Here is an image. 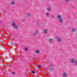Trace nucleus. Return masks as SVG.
Listing matches in <instances>:
<instances>
[{
  "instance_id": "f257e3e1",
  "label": "nucleus",
  "mask_w": 77,
  "mask_h": 77,
  "mask_svg": "<svg viewBox=\"0 0 77 77\" xmlns=\"http://www.w3.org/2000/svg\"><path fill=\"white\" fill-rule=\"evenodd\" d=\"M57 17V18H59L60 23H62V22H63V20L62 19V18H61V16H60V15H58Z\"/></svg>"
},
{
  "instance_id": "f03ea898",
  "label": "nucleus",
  "mask_w": 77,
  "mask_h": 77,
  "mask_svg": "<svg viewBox=\"0 0 77 77\" xmlns=\"http://www.w3.org/2000/svg\"><path fill=\"white\" fill-rule=\"evenodd\" d=\"M10 51L11 53H15V51L14 50V48L11 49L10 50Z\"/></svg>"
},
{
  "instance_id": "7ed1b4c3",
  "label": "nucleus",
  "mask_w": 77,
  "mask_h": 77,
  "mask_svg": "<svg viewBox=\"0 0 77 77\" xmlns=\"http://www.w3.org/2000/svg\"><path fill=\"white\" fill-rule=\"evenodd\" d=\"M8 61L11 62V61H12V60H13V58H12V57H11V58H9L8 60Z\"/></svg>"
},
{
  "instance_id": "20e7f679",
  "label": "nucleus",
  "mask_w": 77,
  "mask_h": 77,
  "mask_svg": "<svg viewBox=\"0 0 77 77\" xmlns=\"http://www.w3.org/2000/svg\"><path fill=\"white\" fill-rule=\"evenodd\" d=\"M53 41V39L52 38H49L48 39V41L50 42H51L52 41Z\"/></svg>"
},
{
  "instance_id": "39448f33",
  "label": "nucleus",
  "mask_w": 77,
  "mask_h": 77,
  "mask_svg": "<svg viewBox=\"0 0 77 77\" xmlns=\"http://www.w3.org/2000/svg\"><path fill=\"white\" fill-rule=\"evenodd\" d=\"M70 61L71 63H74V62H75V60H74V59H71L70 60Z\"/></svg>"
},
{
  "instance_id": "423d86ee",
  "label": "nucleus",
  "mask_w": 77,
  "mask_h": 77,
  "mask_svg": "<svg viewBox=\"0 0 77 77\" xmlns=\"http://www.w3.org/2000/svg\"><path fill=\"white\" fill-rule=\"evenodd\" d=\"M38 34V31H35L33 32V35H37Z\"/></svg>"
},
{
  "instance_id": "0eeeda50",
  "label": "nucleus",
  "mask_w": 77,
  "mask_h": 77,
  "mask_svg": "<svg viewBox=\"0 0 77 77\" xmlns=\"http://www.w3.org/2000/svg\"><path fill=\"white\" fill-rule=\"evenodd\" d=\"M12 26H15L16 25H15V23L14 22H13L12 23Z\"/></svg>"
},
{
  "instance_id": "6e6552de",
  "label": "nucleus",
  "mask_w": 77,
  "mask_h": 77,
  "mask_svg": "<svg viewBox=\"0 0 77 77\" xmlns=\"http://www.w3.org/2000/svg\"><path fill=\"white\" fill-rule=\"evenodd\" d=\"M44 32L45 33H47V29H45L44 30Z\"/></svg>"
},
{
  "instance_id": "1a4fd4ad",
  "label": "nucleus",
  "mask_w": 77,
  "mask_h": 77,
  "mask_svg": "<svg viewBox=\"0 0 77 77\" xmlns=\"http://www.w3.org/2000/svg\"><path fill=\"white\" fill-rule=\"evenodd\" d=\"M63 77H65L66 76V73H63Z\"/></svg>"
},
{
  "instance_id": "9d476101",
  "label": "nucleus",
  "mask_w": 77,
  "mask_h": 77,
  "mask_svg": "<svg viewBox=\"0 0 77 77\" xmlns=\"http://www.w3.org/2000/svg\"><path fill=\"white\" fill-rule=\"evenodd\" d=\"M27 16H28V17H31V14H28L27 15Z\"/></svg>"
},
{
  "instance_id": "9b49d317",
  "label": "nucleus",
  "mask_w": 77,
  "mask_h": 77,
  "mask_svg": "<svg viewBox=\"0 0 77 77\" xmlns=\"http://www.w3.org/2000/svg\"><path fill=\"white\" fill-rule=\"evenodd\" d=\"M39 51L38 50H36L35 53H39Z\"/></svg>"
},
{
  "instance_id": "f8f14e48",
  "label": "nucleus",
  "mask_w": 77,
  "mask_h": 77,
  "mask_svg": "<svg viewBox=\"0 0 77 77\" xmlns=\"http://www.w3.org/2000/svg\"><path fill=\"white\" fill-rule=\"evenodd\" d=\"M18 26L15 25V26H14V28H15V29H18Z\"/></svg>"
},
{
  "instance_id": "ddd939ff",
  "label": "nucleus",
  "mask_w": 77,
  "mask_h": 77,
  "mask_svg": "<svg viewBox=\"0 0 77 77\" xmlns=\"http://www.w3.org/2000/svg\"><path fill=\"white\" fill-rule=\"evenodd\" d=\"M58 41V42H61V39L60 38H58L57 39Z\"/></svg>"
},
{
  "instance_id": "4468645a",
  "label": "nucleus",
  "mask_w": 77,
  "mask_h": 77,
  "mask_svg": "<svg viewBox=\"0 0 77 77\" xmlns=\"http://www.w3.org/2000/svg\"><path fill=\"white\" fill-rule=\"evenodd\" d=\"M27 48L26 47L24 49L25 51H27Z\"/></svg>"
},
{
  "instance_id": "2eb2a0df",
  "label": "nucleus",
  "mask_w": 77,
  "mask_h": 77,
  "mask_svg": "<svg viewBox=\"0 0 77 77\" xmlns=\"http://www.w3.org/2000/svg\"><path fill=\"white\" fill-rule=\"evenodd\" d=\"M49 14H50V13L48 12V13H46V15H47V16H48V15H49Z\"/></svg>"
},
{
  "instance_id": "dca6fc26",
  "label": "nucleus",
  "mask_w": 77,
  "mask_h": 77,
  "mask_svg": "<svg viewBox=\"0 0 77 77\" xmlns=\"http://www.w3.org/2000/svg\"><path fill=\"white\" fill-rule=\"evenodd\" d=\"M41 67H42V66L39 65L38 67V69H41Z\"/></svg>"
},
{
  "instance_id": "f3484780",
  "label": "nucleus",
  "mask_w": 77,
  "mask_h": 77,
  "mask_svg": "<svg viewBox=\"0 0 77 77\" xmlns=\"http://www.w3.org/2000/svg\"><path fill=\"white\" fill-rule=\"evenodd\" d=\"M50 9H51V8H48L47 9V11H49Z\"/></svg>"
},
{
  "instance_id": "a211bd4d",
  "label": "nucleus",
  "mask_w": 77,
  "mask_h": 77,
  "mask_svg": "<svg viewBox=\"0 0 77 77\" xmlns=\"http://www.w3.org/2000/svg\"><path fill=\"white\" fill-rule=\"evenodd\" d=\"M72 32H74L75 31V29L73 28L72 29Z\"/></svg>"
},
{
  "instance_id": "6ab92c4d",
  "label": "nucleus",
  "mask_w": 77,
  "mask_h": 77,
  "mask_svg": "<svg viewBox=\"0 0 77 77\" xmlns=\"http://www.w3.org/2000/svg\"><path fill=\"white\" fill-rule=\"evenodd\" d=\"M3 48H4V47H2L0 49L1 50H3Z\"/></svg>"
},
{
  "instance_id": "aec40b11",
  "label": "nucleus",
  "mask_w": 77,
  "mask_h": 77,
  "mask_svg": "<svg viewBox=\"0 0 77 77\" xmlns=\"http://www.w3.org/2000/svg\"><path fill=\"white\" fill-rule=\"evenodd\" d=\"M11 45H14V42H11Z\"/></svg>"
},
{
  "instance_id": "412c9836",
  "label": "nucleus",
  "mask_w": 77,
  "mask_h": 77,
  "mask_svg": "<svg viewBox=\"0 0 77 77\" xmlns=\"http://www.w3.org/2000/svg\"><path fill=\"white\" fill-rule=\"evenodd\" d=\"M14 2H12L11 3V5H13V4H14Z\"/></svg>"
},
{
  "instance_id": "4be33fe9",
  "label": "nucleus",
  "mask_w": 77,
  "mask_h": 77,
  "mask_svg": "<svg viewBox=\"0 0 77 77\" xmlns=\"http://www.w3.org/2000/svg\"><path fill=\"white\" fill-rule=\"evenodd\" d=\"M31 72L33 73V74H35V72L33 71H31Z\"/></svg>"
},
{
  "instance_id": "5701e85b",
  "label": "nucleus",
  "mask_w": 77,
  "mask_h": 77,
  "mask_svg": "<svg viewBox=\"0 0 77 77\" xmlns=\"http://www.w3.org/2000/svg\"><path fill=\"white\" fill-rule=\"evenodd\" d=\"M12 74H15V72H12Z\"/></svg>"
},
{
  "instance_id": "b1692460",
  "label": "nucleus",
  "mask_w": 77,
  "mask_h": 77,
  "mask_svg": "<svg viewBox=\"0 0 77 77\" xmlns=\"http://www.w3.org/2000/svg\"><path fill=\"white\" fill-rule=\"evenodd\" d=\"M75 64L77 65V61L75 62Z\"/></svg>"
},
{
  "instance_id": "393cba45",
  "label": "nucleus",
  "mask_w": 77,
  "mask_h": 77,
  "mask_svg": "<svg viewBox=\"0 0 77 77\" xmlns=\"http://www.w3.org/2000/svg\"><path fill=\"white\" fill-rule=\"evenodd\" d=\"M0 45L1 48L2 46L1 45V44L0 43Z\"/></svg>"
},
{
  "instance_id": "a878e982",
  "label": "nucleus",
  "mask_w": 77,
  "mask_h": 77,
  "mask_svg": "<svg viewBox=\"0 0 77 77\" xmlns=\"http://www.w3.org/2000/svg\"><path fill=\"white\" fill-rule=\"evenodd\" d=\"M1 34H3V32H2V33H1Z\"/></svg>"
},
{
  "instance_id": "bb28decb",
  "label": "nucleus",
  "mask_w": 77,
  "mask_h": 77,
  "mask_svg": "<svg viewBox=\"0 0 77 77\" xmlns=\"http://www.w3.org/2000/svg\"><path fill=\"white\" fill-rule=\"evenodd\" d=\"M66 1H69V0H66Z\"/></svg>"
},
{
  "instance_id": "cd10ccee",
  "label": "nucleus",
  "mask_w": 77,
  "mask_h": 77,
  "mask_svg": "<svg viewBox=\"0 0 77 77\" xmlns=\"http://www.w3.org/2000/svg\"><path fill=\"white\" fill-rule=\"evenodd\" d=\"M2 36V35H1V34H0V36Z\"/></svg>"
},
{
  "instance_id": "c85d7f7f",
  "label": "nucleus",
  "mask_w": 77,
  "mask_h": 77,
  "mask_svg": "<svg viewBox=\"0 0 77 77\" xmlns=\"http://www.w3.org/2000/svg\"><path fill=\"white\" fill-rule=\"evenodd\" d=\"M7 51V52H8V53L9 52V51Z\"/></svg>"
},
{
  "instance_id": "c756f323",
  "label": "nucleus",
  "mask_w": 77,
  "mask_h": 77,
  "mask_svg": "<svg viewBox=\"0 0 77 77\" xmlns=\"http://www.w3.org/2000/svg\"><path fill=\"white\" fill-rule=\"evenodd\" d=\"M8 44H9V42H8Z\"/></svg>"
},
{
  "instance_id": "7c9ffc66",
  "label": "nucleus",
  "mask_w": 77,
  "mask_h": 77,
  "mask_svg": "<svg viewBox=\"0 0 77 77\" xmlns=\"http://www.w3.org/2000/svg\"><path fill=\"white\" fill-rule=\"evenodd\" d=\"M4 39H5V37H3Z\"/></svg>"
},
{
  "instance_id": "2f4dec72",
  "label": "nucleus",
  "mask_w": 77,
  "mask_h": 77,
  "mask_svg": "<svg viewBox=\"0 0 77 77\" xmlns=\"http://www.w3.org/2000/svg\"><path fill=\"white\" fill-rule=\"evenodd\" d=\"M10 37L11 38H12V37L11 36Z\"/></svg>"
},
{
  "instance_id": "473e14b6",
  "label": "nucleus",
  "mask_w": 77,
  "mask_h": 77,
  "mask_svg": "<svg viewBox=\"0 0 77 77\" xmlns=\"http://www.w3.org/2000/svg\"><path fill=\"white\" fill-rule=\"evenodd\" d=\"M36 72H38V71L37 70H36Z\"/></svg>"
},
{
  "instance_id": "72a5a7b5",
  "label": "nucleus",
  "mask_w": 77,
  "mask_h": 77,
  "mask_svg": "<svg viewBox=\"0 0 77 77\" xmlns=\"http://www.w3.org/2000/svg\"><path fill=\"white\" fill-rule=\"evenodd\" d=\"M34 71H35V72H36V71H35V70H34Z\"/></svg>"
},
{
  "instance_id": "f704fd0d",
  "label": "nucleus",
  "mask_w": 77,
  "mask_h": 77,
  "mask_svg": "<svg viewBox=\"0 0 77 77\" xmlns=\"http://www.w3.org/2000/svg\"><path fill=\"white\" fill-rule=\"evenodd\" d=\"M44 74H46V73Z\"/></svg>"
},
{
  "instance_id": "c9c22d12",
  "label": "nucleus",
  "mask_w": 77,
  "mask_h": 77,
  "mask_svg": "<svg viewBox=\"0 0 77 77\" xmlns=\"http://www.w3.org/2000/svg\"><path fill=\"white\" fill-rule=\"evenodd\" d=\"M1 36H3V35H1Z\"/></svg>"
},
{
  "instance_id": "e433bc0d",
  "label": "nucleus",
  "mask_w": 77,
  "mask_h": 77,
  "mask_svg": "<svg viewBox=\"0 0 77 77\" xmlns=\"http://www.w3.org/2000/svg\"><path fill=\"white\" fill-rule=\"evenodd\" d=\"M5 35H6V33H5Z\"/></svg>"
},
{
  "instance_id": "4c0bfd02",
  "label": "nucleus",
  "mask_w": 77,
  "mask_h": 77,
  "mask_svg": "<svg viewBox=\"0 0 77 77\" xmlns=\"http://www.w3.org/2000/svg\"><path fill=\"white\" fill-rule=\"evenodd\" d=\"M7 39H7V38H6V40H7Z\"/></svg>"
},
{
  "instance_id": "58836bf2",
  "label": "nucleus",
  "mask_w": 77,
  "mask_h": 77,
  "mask_svg": "<svg viewBox=\"0 0 77 77\" xmlns=\"http://www.w3.org/2000/svg\"><path fill=\"white\" fill-rule=\"evenodd\" d=\"M35 66H36V67H36V66L35 65Z\"/></svg>"
},
{
  "instance_id": "ea45409f",
  "label": "nucleus",
  "mask_w": 77,
  "mask_h": 77,
  "mask_svg": "<svg viewBox=\"0 0 77 77\" xmlns=\"http://www.w3.org/2000/svg\"><path fill=\"white\" fill-rule=\"evenodd\" d=\"M9 40H11V39H9Z\"/></svg>"
},
{
  "instance_id": "a19ab883",
  "label": "nucleus",
  "mask_w": 77,
  "mask_h": 77,
  "mask_svg": "<svg viewBox=\"0 0 77 77\" xmlns=\"http://www.w3.org/2000/svg\"><path fill=\"white\" fill-rule=\"evenodd\" d=\"M5 31H4V32H5Z\"/></svg>"
},
{
  "instance_id": "79ce46f5",
  "label": "nucleus",
  "mask_w": 77,
  "mask_h": 77,
  "mask_svg": "<svg viewBox=\"0 0 77 77\" xmlns=\"http://www.w3.org/2000/svg\"><path fill=\"white\" fill-rule=\"evenodd\" d=\"M0 51H1V50H0Z\"/></svg>"
},
{
  "instance_id": "37998d69",
  "label": "nucleus",
  "mask_w": 77,
  "mask_h": 77,
  "mask_svg": "<svg viewBox=\"0 0 77 77\" xmlns=\"http://www.w3.org/2000/svg\"><path fill=\"white\" fill-rule=\"evenodd\" d=\"M0 44H1V43H0Z\"/></svg>"
}]
</instances>
